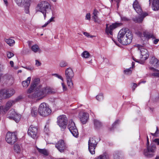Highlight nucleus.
Returning <instances> with one entry per match:
<instances>
[{
    "mask_svg": "<svg viewBox=\"0 0 159 159\" xmlns=\"http://www.w3.org/2000/svg\"><path fill=\"white\" fill-rule=\"evenodd\" d=\"M133 39L132 32L127 28H123L120 30L118 35V41L124 45L130 43Z\"/></svg>",
    "mask_w": 159,
    "mask_h": 159,
    "instance_id": "f257e3e1",
    "label": "nucleus"
},
{
    "mask_svg": "<svg viewBox=\"0 0 159 159\" xmlns=\"http://www.w3.org/2000/svg\"><path fill=\"white\" fill-rule=\"evenodd\" d=\"M52 93V89L49 87H42L41 85H39L36 88L33 97L39 100Z\"/></svg>",
    "mask_w": 159,
    "mask_h": 159,
    "instance_id": "f03ea898",
    "label": "nucleus"
},
{
    "mask_svg": "<svg viewBox=\"0 0 159 159\" xmlns=\"http://www.w3.org/2000/svg\"><path fill=\"white\" fill-rule=\"evenodd\" d=\"M51 9L50 4L47 1H41L39 2L35 7L36 12H40L43 15L44 19L46 17V13L48 9Z\"/></svg>",
    "mask_w": 159,
    "mask_h": 159,
    "instance_id": "7ed1b4c3",
    "label": "nucleus"
},
{
    "mask_svg": "<svg viewBox=\"0 0 159 159\" xmlns=\"http://www.w3.org/2000/svg\"><path fill=\"white\" fill-rule=\"evenodd\" d=\"M137 47L140 53V60L139 61L134 58H133V60L136 62L143 64L144 61L148 57L149 55L147 49L145 48L144 47L139 45H138Z\"/></svg>",
    "mask_w": 159,
    "mask_h": 159,
    "instance_id": "20e7f679",
    "label": "nucleus"
},
{
    "mask_svg": "<svg viewBox=\"0 0 159 159\" xmlns=\"http://www.w3.org/2000/svg\"><path fill=\"white\" fill-rule=\"evenodd\" d=\"M51 110L48 105L45 102L41 103L39 108V113L42 116H45L51 113Z\"/></svg>",
    "mask_w": 159,
    "mask_h": 159,
    "instance_id": "39448f33",
    "label": "nucleus"
},
{
    "mask_svg": "<svg viewBox=\"0 0 159 159\" xmlns=\"http://www.w3.org/2000/svg\"><path fill=\"white\" fill-rule=\"evenodd\" d=\"M146 149L143 151V154L146 157H151L154 156L153 153L156 150L155 145L153 143L146 145Z\"/></svg>",
    "mask_w": 159,
    "mask_h": 159,
    "instance_id": "423d86ee",
    "label": "nucleus"
},
{
    "mask_svg": "<svg viewBox=\"0 0 159 159\" xmlns=\"http://www.w3.org/2000/svg\"><path fill=\"white\" fill-rule=\"evenodd\" d=\"M15 100H9L6 103L5 106H0V115H4L9 110L10 108L16 103Z\"/></svg>",
    "mask_w": 159,
    "mask_h": 159,
    "instance_id": "0eeeda50",
    "label": "nucleus"
},
{
    "mask_svg": "<svg viewBox=\"0 0 159 159\" xmlns=\"http://www.w3.org/2000/svg\"><path fill=\"white\" fill-rule=\"evenodd\" d=\"M57 123L62 130H64L66 128L67 119L65 115H61L57 118Z\"/></svg>",
    "mask_w": 159,
    "mask_h": 159,
    "instance_id": "6e6552de",
    "label": "nucleus"
},
{
    "mask_svg": "<svg viewBox=\"0 0 159 159\" xmlns=\"http://www.w3.org/2000/svg\"><path fill=\"white\" fill-rule=\"evenodd\" d=\"M67 127L68 129L74 136L76 138L78 137L79 133L78 129L75 123L72 120L69 121Z\"/></svg>",
    "mask_w": 159,
    "mask_h": 159,
    "instance_id": "1a4fd4ad",
    "label": "nucleus"
},
{
    "mask_svg": "<svg viewBox=\"0 0 159 159\" xmlns=\"http://www.w3.org/2000/svg\"><path fill=\"white\" fill-rule=\"evenodd\" d=\"M7 117L9 119L13 120L16 122H18L20 119L21 115L17 113L14 109H12L8 112Z\"/></svg>",
    "mask_w": 159,
    "mask_h": 159,
    "instance_id": "9d476101",
    "label": "nucleus"
},
{
    "mask_svg": "<svg viewBox=\"0 0 159 159\" xmlns=\"http://www.w3.org/2000/svg\"><path fill=\"white\" fill-rule=\"evenodd\" d=\"M97 142L95 140V137H91L89 139L88 142V148L90 153L93 154L95 153V150Z\"/></svg>",
    "mask_w": 159,
    "mask_h": 159,
    "instance_id": "9b49d317",
    "label": "nucleus"
},
{
    "mask_svg": "<svg viewBox=\"0 0 159 159\" xmlns=\"http://www.w3.org/2000/svg\"><path fill=\"white\" fill-rule=\"evenodd\" d=\"M6 140L8 143L12 144L17 141V137L15 133L8 132L6 135Z\"/></svg>",
    "mask_w": 159,
    "mask_h": 159,
    "instance_id": "f8f14e48",
    "label": "nucleus"
},
{
    "mask_svg": "<svg viewBox=\"0 0 159 159\" xmlns=\"http://www.w3.org/2000/svg\"><path fill=\"white\" fill-rule=\"evenodd\" d=\"M38 130L36 127L33 125H30L28 131V134L31 137L35 139L38 137Z\"/></svg>",
    "mask_w": 159,
    "mask_h": 159,
    "instance_id": "ddd939ff",
    "label": "nucleus"
},
{
    "mask_svg": "<svg viewBox=\"0 0 159 159\" xmlns=\"http://www.w3.org/2000/svg\"><path fill=\"white\" fill-rule=\"evenodd\" d=\"M56 147L61 152H63L67 148L66 143L63 140H60L56 143Z\"/></svg>",
    "mask_w": 159,
    "mask_h": 159,
    "instance_id": "4468645a",
    "label": "nucleus"
},
{
    "mask_svg": "<svg viewBox=\"0 0 159 159\" xmlns=\"http://www.w3.org/2000/svg\"><path fill=\"white\" fill-rule=\"evenodd\" d=\"M119 24L117 23H114L109 26V24H106L105 32L107 35H112L113 30L119 26Z\"/></svg>",
    "mask_w": 159,
    "mask_h": 159,
    "instance_id": "2eb2a0df",
    "label": "nucleus"
},
{
    "mask_svg": "<svg viewBox=\"0 0 159 159\" xmlns=\"http://www.w3.org/2000/svg\"><path fill=\"white\" fill-rule=\"evenodd\" d=\"M79 117L82 124L83 125L85 124L88 120L89 115L83 111H80L79 113Z\"/></svg>",
    "mask_w": 159,
    "mask_h": 159,
    "instance_id": "dca6fc26",
    "label": "nucleus"
},
{
    "mask_svg": "<svg viewBox=\"0 0 159 159\" xmlns=\"http://www.w3.org/2000/svg\"><path fill=\"white\" fill-rule=\"evenodd\" d=\"M133 6L134 9L136 11L137 13L139 14H141L142 12V10L138 0H135L133 4Z\"/></svg>",
    "mask_w": 159,
    "mask_h": 159,
    "instance_id": "f3484780",
    "label": "nucleus"
},
{
    "mask_svg": "<svg viewBox=\"0 0 159 159\" xmlns=\"http://www.w3.org/2000/svg\"><path fill=\"white\" fill-rule=\"evenodd\" d=\"M140 16H136L133 19L135 23H141L143 20L144 18L148 15V14L146 12H144L139 14Z\"/></svg>",
    "mask_w": 159,
    "mask_h": 159,
    "instance_id": "a211bd4d",
    "label": "nucleus"
},
{
    "mask_svg": "<svg viewBox=\"0 0 159 159\" xmlns=\"http://www.w3.org/2000/svg\"><path fill=\"white\" fill-rule=\"evenodd\" d=\"M65 75L66 79H72L74 76V74L72 69L69 67L66 69Z\"/></svg>",
    "mask_w": 159,
    "mask_h": 159,
    "instance_id": "6ab92c4d",
    "label": "nucleus"
},
{
    "mask_svg": "<svg viewBox=\"0 0 159 159\" xmlns=\"http://www.w3.org/2000/svg\"><path fill=\"white\" fill-rule=\"evenodd\" d=\"M2 79L4 81L10 83H12L14 80L12 76L8 74H5L3 75H2Z\"/></svg>",
    "mask_w": 159,
    "mask_h": 159,
    "instance_id": "aec40b11",
    "label": "nucleus"
},
{
    "mask_svg": "<svg viewBox=\"0 0 159 159\" xmlns=\"http://www.w3.org/2000/svg\"><path fill=\"white\" fill-rule=\"evenodd\" d=\"M39 113V108L33 107L31 108L30 110V115L34 117H36Z\"/></svg>",
    "mask_w": 159,
    "mask_h": 159,
    "instance_id": "412c9836",
    "label": "nucleus"
},
{
    "mask_svg": "<svg viewBox=\"0 0 159 159\" xmlns=\"http://www.w3.org/2000/svg\"><path fill=\"white\" fill-rule=\"evenodd\" d=\"M150 63L155 67L159 66V61L154 57L151 58Z\"/></svg>",
    "mask_w": 159,
    "mask_h": 159,
    "instance_id": "4be33fe9",
    "label": "nucleus"
},
{
    "mask_svg": "<svg viewBox=\"0 0 159 159\" xmlns=\"http://www.w3.org/2000/svg\"><path fill=\"white\" fill-rule=\"evenodd\" d=\"M0 96L2 99L9 98L7 89H3L0 91Z\"/></svg>",
    "mask_w": 159,
    "mask_h": 159,
    "instance_id": "5701e85b",
    "label": "nucleus"
},
{
    "mask_svg": "<svg viewBox=\"0 0 159 159\" xmlns=\"http://www.w3.org/2000/svg\"><path fill=\"white\" fill-rule=\"evenodd\" d=\"M152 8L154 11H157L159 10V1L158 0H153Z\"/></svg>",
    "mask_w": 159,
    "mask_h": 159,
    "instance_id": "b1692460",
    "label": "nucleus"
},
{
    "mask_svg": "<svg viewBox=\"0 0 159 159\" xmlns=\"http://www.w3.org/2000/svg\"><path fill=\"white\" fill-rule=\"evenodd\" d=\"M31 80L30 77H28L25 80L22 82V85L23 87L25 88H27L30 84Z\"/></svg>",
    "mask_w": 159,
    "mask_h": 159,
    "instance_id": "393cba45",
    "label": "nucleus"
},
{
    "mask_svg": "<svg viewBox=\"0 0 159 159\" xmlns=\"http://www.w3.org/2000/svg\"><path fill=\"white\" fill-rule=\"evenodd\" d=\"M98 12L97 10H94L93 13V17L95 22L100 24V21L99 20L97 16Z\"/></svg>",
    "mask_w": 159,
    "mask_h": 159,
    "instance_id": "a878e982",
    "label": "nucleus"
},
{
    "mask_svg": "<svg viewBox=\"0 0 159 159\" xmlns=\"http://www.w3.org/2000/svg\"><path fill=\"white\" fill-rule=\"evenodd\" d=\"M30 48L32 51L35 53H40L41 52V50L39 46L37 44L33 45Z\"/></svg>",
    "mask_w": 159,
    "mask_h": 159,
    "instance_id": "bb28decb",
    "label": "nucleus"
},
{
    "mask_svg": "<svg viewBox=\"0 0 159 159\" xmlns=\"http://www.w3.org/2000/svg\"><path fill=\"white\" fill-rule=\"evenodd\" d=\"M14 149L16 153L20 154L21 152L22 148L20 145L16 144L14 145Z\"/></svg>",
    "mask_w": 159,
    "mask_h": 159,
    "instance_id": "cd10ccee",
    "label": "nucleus"
},
{
    "mask_svg": "<svg viewBox=\"0 0 159 159\" xmlns=\"http://www.w3.org/2000/svg\"><path fill=\"white\" fill-rule=\"evenodd\" d=\"M40 83V80L39 78H35L34 80L32 83L31 85L34 87L35 88V87L37 88L39 85V84Z\"/></svg>",
    "mask_w": 159,
    "mask_h": 159,
    "instance_id": "c85d7f7f",
    "label": "nucleus"
},
{
    "mask_svg": "<svg viewBox=\"0 0 159 159\" xmlns=\"http://www.w3.org/2000/svg\"><path fill=\"white\" fill-rule=\"evenodd\" d=\"M151 69L153 70L154 72L152 74V75L156 77H159V70L152 67L151 68Z\"/></svg>",
    "mask_w": 159,
    "mask_h": 159,
    "instance_id": "c756f323",
    "label": "nucleus"
},
{
    "mask_svg": "<svg viewBox=\"0 0 159 159\" xmlns=\"http://www.w3.org/2000/svg\"><path fill=\"white\" fill-rule=\"evenodd\" d=\"M5 41L10 46H12L15 43L14 40L11 39H6Z\"/></svg>",
    "mask_w": 159,
    "mask_h": 159,
    "instance_id": "7c9ffc66",
    "label": "nucleus"
},
{
    "mask_svg": "<svg viewBox=\"0 0 159 159\" xmlns=\"http://www.w3.org/2000/svg\"><path fill=\"white\" fill-rule=\"evenodd\" d=\"M94 124L95 126L97 128H99L102 126L101 123L97 119H94Z\"/></svg>",
    "mask_w": 159,
    "mask_h": 159,
    "instance_id": "2f4dec72",
    "label": "nucleus"
},
{
    "mask_svg": "<svg viewBox=\"0 0 159 159\" xmlns=\"http://www.w3.org/2000/svg\"><path fill=\"white\" fill-rule=\"evenodd\" d=\"M37 149L39 153L44 155L47 156L48 154V152L45 149H41L39 148H37Z\"/></svg>",
    "mask_w": 159,
    "mask_h": 159,
    "instance_id": "473e14b6",
    "label": "nucleus"
},
{
    "mask_svg": "<svg viewBox=\"0 0 159 159\" xmlns=\"http://www.w3.org/2000/svg\"><path fill=\"white\" fill-rule=\"evenodd\" d=\"M31 0H24L22 2L23 6L29 7L30 5Z\"/></svg>",
    "mask_w": 159,
    "mask_h": 159,
    "instance_id": "72a5a7b5",
    "label": "nucleus"
},
{
    "mask_svg": "<svg viewBox=\"0 0 159 159\" xmlns=\"http://www.w3.org/2000/svg\"><path fill=\"white\" fill-rule=\"evenodd\" d=\"M90 56V54L89 52L87 51H84L81 54V56L85 58H88Z\"/></svg>",
    "mask_w": 159,
    "mask_h": 159,
    "instance_id": "f704fd0d",
    "label": "nucleus"
},
{
    "mask_svg": "<svg viewBox=\"0 0 159 159\" xmlns=\"http://www.w3.org/2000/svg\"><path fill=\"white\" fill-rule=\"evenodd\" d=\"M143 35L144 37L148 39L153 38V35L151 34H150L148 32H144L143 33Z\"/></svg>",
    "mask_w": 159,
    "mask_h": 159,
    "instance_id": "c9c22d12",
    "label": "nucleus"
},
{
    "mask_svg": "<svg viewBox=\"0 0 159 159\" xmlns=\"http://www.w3.org/2000/svg\"><path fill=\"white\" fill-rule=\"evenodd\" d=\"M67 83L68 86L69 87L71 88L73 87V83L72 82V79H66Z\"/></svg>",
    "mask_w": 159,
    "mask_h": 159,
    "instance_id": "e433bc0d",
    "label": "nucleus"
},
{
    "mask_svg": "<svg viewBox=\"0 0 159 159\" xmlns=\"http://www.w3.org/2000/svg\"><path fill=\"white\" fill-rule=\"evenodd\" d=\"M7 91L9 97L15 93V91L13 89H7Z\"/></svg>",
    "mask_w": 159,
    "mask_h": 159,
    "instance_id": "4c0bfd02",
    "label": "nucleus"
},
{
    "mask_svg": "<svg viewBox=\"0 0 159 159\" xmlns=\"http://www.w3.org/2000/svg\"><path fill=\"white\" fill-rule=\"evenodd\" d=\"M96 98L99 101L102 100L103 99V94L102 93H99L96 96Z\"/></svg>",
    "mask_w": 159,
    "mask_h": 159,
    "instance_id": "58836bf2",
    "label": "nucleus"
},
{
    "mask_svg": "<svg viewBox=\"0 0 159 159\" xmlns=\"http://www.w3.org/2000/svg\"><path fill=\"white\" fill-rule=\"evenodd\" d=\"M108 156L104 154L102 155H100L96 159H108Z\"/></svg>",
    "mask_w": 159,
    "mask_h": 159,
    "instance_id": "ea45409f",
    "label": "nucleus"
},
{
    "mask_svg": "<svg viewBox=\"0 0 159 159\" xmlns=\"http://www.w3.org/2000/svg\"><path fill=\"white\" fill-rule=\"evenodd\" d=\"M131 67H130L129 69H126L124 70L125 74L127 75H129L132 73V71L131 70Z\"/></svg>",
    "mask_w": 159,
    "mask_h": 159,
    "instance_id": "a19ab883",
    "label": "nucleus"
},
{
    "mask_svg": "<svg viewBox=\"0 0 159 159\" xmlns=\"http://www.w3.org/2000/svg\"><path fill=\"white\" fill-rule=\"evenodd\" d=\"M14 1L18 6L20 7L23 6L22 0H14Z\"/></svg>",
    "mask_w": 159,
    "mask_h": 159,
    "instance_id": "79ce46f5",
    "label": "nucleus"
},
{
    "mask_svg": "<svg viewBox=\"0 0 159 159\" xmlns=\"http://www.w3.org/2000/svg\"><path fill=\"white\" fill-rule=\"evenodd\" d=\"M68 63L65 61H61L60 63V66L61 67H64L67 66Z\"/></svg>",
    "mask_w": 159,
    "mask_h": 159,
    "instance_id": "37998d69",
    "label": "nucleus"
},
{
    "mask_svg": "<svg viewBox=\"0 0 159 159\" xmlns=\"http://www.w3.org/2000/svg\"><path fill=\"white\" fill-rule=\"evenodd\" d=\"M151 134L154 136H158L159 135V131L157 127L156 131L155 133H151Z\"/></svg>",
    "mask_w": 159,
    "mask_h": 159,
    "instance_id": "c03bdc74",
    "label": "nucleus"
},
{
    "mask_svg": "<svg viewBox=\"0 0 159 159\" xmlns=\"http://www.w3.org/2000/svg\"><path fill=\"white\" fill-rule=\"evenodd\" d=\"M7 57L9 59L11 58L14 56V53L10 52H7Z\"/></svg>",
    "mask_w": 159,
    "mask_h": 159,
    "instance_id": "a18cd8bd",
    "label": "nucleus"
},
{
    "mask_svg": "<svg viewBox=\"0 0 159 159\" xmlns=\"http://www.w3.org/2000/svg\"><path fill=\"white\" fill-rule=\"evenodd\" d=\"M34 88H35L34 87L31 85L30 88L28 90L27 93H32Z\"/></svg>",
    "mask_w": 159,
    "mask_h": 159,
    "instance_id": "49530a36",
    "label": "nucleus"
},
{
    "mask_svg": "<svg viewBox=\"0 0 159 159\" xmlns=\"http://www.w3.org/2000/svg\"><path fill=\"white\" fill-rule=\"evenodd\" d=\"M53 75L55 76L56 77H57L58 78L61 79L62 81H64L63 79L61 76L58 75V74H53Z\"/></svg>",
    "mask_w": 159,
    "mask_h": 159,
    "instance_id": "de8ad7c7",
    "label": "nucleus"
},
{
    "mask_svg": "<svg viewBox=\"0 0 159 159\" xmlns=\"http://www.w3.org/2000/svg\"><path fill=\"white\" fill-rule=\"evenodd\" d=\"M85 19L87 20H89L90 19V15L89 13L86 14L85 16Z\"/></svg>",
    "mask_w": 159,
    "mask_h": 159,
    "instance_id": "09e8293b",
    "label": "nucleus"
},
{
    "mask_svg": "<svg viewBox=\"0 0 159 159\" xmlns=\"http://www.w3.org/2000/svg\"><path fill=\"white\" fill-rule=\"evenodd\" d=\"M61 85L62 87L63 88V90L64 91H65L66 90H67V88L66 86L65 85V84L63 82H62L61 83Z\"/></svg>",
    "mask_w": 159,
    "mask_h": 159,
    "instance_id": "8fccbe9b",
    "label": "nucleus"
},
{
    "mask_svg": "<svg viewBox=\"0 0 159 159\" xmlns=\"http://www.w3.org/2000/svg\"><path fill=\"white\" fill-rule=\"evenodd\" d=\"M24 68L30 70H34V68L33 67L31 66H25L23 67Z\"/></svg>",
    "mask_w": 159,
    "mask_h": 159,
    "instance_id": "3c124183",
    "label": "nucleus"
},
{
    "mask_svg": "<svg viewBox=\"0 0 159 159\" xmlns=\"http://www.w3.org/2000/svg\"><path fill=\"white\" fill-rule=\"evenodd\" d=\"M121 19L122 21H127L129 20V19L125 16L121 17Z\"/></svg>",
    "mask_w": 159,
    "mask_h": 159,
    "instance_id": "603ef678",
    "label": "nucleus"
},
{
    "mask_svg": "<svg viewBox=\"0 0 159 159\" xmlns=\"http://www.w3.org/2000/svg\"><path fill=\"white\" fill-rule=\"evenodd\" d=\"M41 65V63L38 60H35V65L37 66H40Z\"/></svg>",
    "mask_w": 159,
    "mask_h": 159,
    "instance_id": "864d4df0",
    "label": "nucleus"
},
{
    "mask_svg": "<svg viewBox=\"0 0 159 159\" xmlns=\"http://www.w3.org/2000/svg\"><path fill=\"white\" fill-rule=\"evenodd\" d=\"M133 84L132 90L133 91H134L135 90V88L137 87V85L135 83H133Z\"/></svg>",
    "mask_w": 159,
    "mask_h": 159,
    "instance_id": "5fc2aeb1",
    "label": "nucleus"
},
{
    "mask_svg": "<svg viewBox=\"0 0 159 159\" xmlns=\"http://www.w3.org/2000/svg\"><path fill=\"white\" fill-rule=\"evenodd\" d=\"M25 12L26 13H28L29 12V7H25Z\"/></svg>",
    "mask_w": 159,
    "mask_h": 159,
    "instance_id": "6e6d98bb",
    "label": "nucleus"
},
{
    "mask_svg": "<svg viewBox=\"0 0 159 159\" xmlns=\"http://www.w3.org/2000/svg\"><path fill=\"white\" fill-rule=\"evenodd\" d=\"M3 1L6 6L7 7L8 6V3L7 0H3Z\"/></svg>",
    "mask_w": 159,
    "mask_h": 159,
    "instance_id": "4d7b16f0",
    "label": "nucleus"
},
{
    "mask_svg": "<svg viewBox=\"0 0 159 159\" xmlns=\"http://www.w3.org/2000/svg\"><path fill=\"white\" fill-rule=\"evenodd\" d=\"M84 34L85 35V36L88 37H89L90 36V34L89 33H88L87 32H84Z\"/></svg>",
    "mask_w": 159,
    "mask_h": 159,
    "instance_id": "13d9d810",
    "label": "nucleus"
},
{
    "mask_svg": "<svg viewBox=\"0 0 159 159\" xmlns=\"http://www.w3.org/2000/svg\"><path fill=\"white\" fill-rule=\"evenodd\" d=\"M119 121V120H116V121L112 125L113 126H115L118 123Z\"/></svg>",
    "mask_w": 159,
    "mask_h": 159,
    "instance_id": "bf43d9fd",
    "label": "nucleus"
},
{
    "mask_svg": "<svg viewBox=\"0 0 159 159\" xmlns=\"http://www.w3.org/2000/svg\"><path fill=\"white\" fill-rule=\"evenodd\" d=\"M154 141L156 143L157 145H159V139H154Z\"/></svg>",
    "mask_w": 159,
    "mask_h": 159,
    "instance_id": "052dcab7",
    "label": "nucleus"
},
{
    "mask_svg": "<svg viewBox=\"0 0 159 159\" xmlns=\"http://www.w3.org/2000/svg\"><path fill=\"white\" fill-rule=\"evenodd\" d=\"M49 24V23L48 22V21H47V22H46L43 25H42V28H44V27H46Z\"/></svg>",
    "mask_w": 159,
    "mask_h": 159,
    "instance_id": "680f3d73",
    "label": "nucleus"
},
{
    "mask_svg": "<svg viewBox=\"0 0 159 159\" xmlns=\"http://www.w3.org/2000/svg\"><path fill=\"white\" fill-rule=\"evenodd\" d=\"M31 43H32V42L31 41H28V44L29 46V47L30 48H31Z\"/></svg>",
    "mask_w": 159,
    "mask_h": 159,
    "instance_id": "e2e57ef3",
    "label": "nucleus"
},
{
    "mask_svg": "<svg viewBox=\"0 0 159 159\" xmlns=\"http://www.w3.org/2000/svg\"><path fill=\"white\" fill-rule=\"evenodd\" d=\"M54 17H52L48 21L49 23L50 22L52 21L53 20Z\"/></svg>",
    "mask_w": 159,
    "mask_h": 159,
    "instance_id": "0e129e2a",
    "label": "nucleus"
},
{
    "mask_svg": "<svg viewBox=\"0 0 159 159\" xmlns=\"http://www.w3.org/2000/svg\"><path fill=\"white\" fill-rule=\"evenodd\" d=\"M114 159H119V156L117 155L114 156Z\"/></svg>",
    "mask_w": 159,
    "mask_h": 159,
    "instance_id": "69168bd1",
    "label": "nucleus"
},
{
    "mask_svg": "<svg viewBox=\"0 0 159 159\" xmlns=\"http://www.w3.org/2000/svg\"><path fill=\"white\" fill-rule=\"evenodd\" d=\"M10 63L11 67H13L14 66V62L12 61H11L10 62Z\"/></svg>",
    "mask_w": 159,
    "mask_h": 159,
    "instance_id": "338daca9",
    "label": "nucleus"
},
{
    "mask_svg": "<svg viewBox=\"0 0 159 159\" xmlns=\"http://www.w3.org/2000/svg\"><path fill=\"white\" fill-rule=\"evenodd\" d=\"M158 41H159V40L158 39H156L155 40H154V43L155 44H156L158 43Z\"/></svg>",
    "mask_w": 159,
    "mask_h": 159,
    "instance_id": "774afa93",
    "label": "nucleus"
}]
</instances>
